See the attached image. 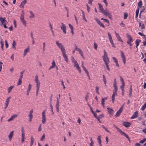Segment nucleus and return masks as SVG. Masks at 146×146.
I'll return each mask as SVG.
<instances>
[{
    "label": "nucleus",
    "mask_w": 146,
    "mask_h": 146,
    "mask_svg": "<svg viewBox=\"0 0 146 146\" xmlns=\"http://www.w3.org/2000/svg\"><path fill=\"white\" fill-rule=\"evenodd\" d=\"M56 44L58 46L62 52L66 51L64 46L61 43H59L58 41H56Z\"/></svg>",
    "instance_id": "nucleus-1"
},
{
    "label": "nucleus",
    "mask_w": 146,
    "mask_h": 146,
    "mask_svg": "<svg viewBox=\"0 0 146 146\" xmlns=\"http://www.w3.org/2000/svg\"><path fill=\"white\" fill-rule=\"evenodd\" d=\"M123 105L120 107V109L117 111L116 114L115 115V117H118L120 115L121 113L122 112V111H123Z\"/></svg>",
    "instance_id": "nucleus-2"
},
{
    "label": "nucleus",
    "mask_w": 146,
    "mask_h": 146,
    "mask_svg": "<svg viewBox=\"0 0 146 146\" xmlns=\"http://www.w3.org/2000/svg\"><path fill=\"white\" fill-rule=\"evenodd\" d=\"M42 122L43 124L45 123L46 121V115H45V111L44 110L42 113Z\"/></svg>",
    "instance_id": "nucleus-3"
},
{
    "label": "nucleus",
    "mask_w": 146,
    "mask_h": 146,
    "mask_svg": "<svg viewBox=\"0 0 146 146\" xmlns=\"http://www.w3.org/2000/svg\"><path fill=\"white\" fill-rule=\"evenodd\" d=\"M20 20L22 22L23 24L25 26H26V22L25 20L24 19V16L23 14H21V17H20Z\"/></svg>",
    "instance_id": "nucleus-4"
},
{
    "label": "nucleus",
    "mask_w": 146,
    "mask_h": 146,
    "mask_svg": "<svg viewBox=\"0 0 146 146\" xmlns=\"http://www.w3.org/2000/svg\"><path fill=\"white\" fill-rule=\"evenodd\" d=\"M61 24L62 26L60 27L61 29L64 34H66V26L65 24L63 23H62Z\"/></svg>",
    "instance_id": "nucleus-5"
},
{
    "label": "nucleus",
    "mask_w": 146,
    "mask_h": 146,
    "mask_svg": "<svg viewBox=\"0 0 146 146\" xmlns=\"http://www.w3.org/2000/svg\"><path fill=\"white\" fill-rule=\"evenodd\" d=\"M24 129L23 127H22L21 128V130L22 132L21 134V142L22 143L25 140V134L24 133L23 131Z\"/></svg>",
    "instance_id": "nucleus-6"
},
{
    "label": "nucleus",
    "mask_w": 146,
    "mask_h": 146,
    "mask_svg": "<svg viewBox=\"0 0 146 146\" xmlns=\"http://www.w3.org/2000/svg\"><path fill=\"white\" fill-rule=\"evenodd\" d=\"M127 37L128 38V40L127 41V43L128 44L131 43V42L133 41V38L130 35L128 34L127 35Z\"/></svg>",
    "instance_id": "nucleus-7"
},
{
    "label": "nucleus",
    "mask_w": 146,
    "mask_h": 146,
    "mask_svg": "<svg viewBox=\"0 0 146 146\" xmlns=\"http://www.w3.org/2000/svg\"><path fill=\"white\" fill-rule=\"evenodd\" d=\"M123 123L122 125H124L125 127H129L131 124V123L130 122H129L127 121H123Z\"/></svg>",
    "instance_id": "nucleus-8"
},
{
    "label": "nucleus",
    "mask_w": 146,
    "mask_h": 146,
    "mask_svg": "<svg viewBox=\"0 0 146 146\" xmlns=\"http://www.w3.org/2000/svg\"><path fill=\"white\" fill-rule=\"evenodd\" d=\"M103 60L105 62V64L107 69L109 71H110V68L109 67V66L108 65V61L107 60L106 58L104 57H103Z\"/></svg>",
    "instance_id": "nucleus-9"
},
{
    "label": "nucleus",
    "mask_w": 146,
    "mask_h": 146,
    "mask_svg": "<svg viewBox=\"0 0 146 146\" xmlns=\"http://www.w3.org/2000/svg\"><path fill=\"white\" fill-rule=\"evenodd\" d=\"M97 23L100 26L102 27L105 28V27L104 24L100 21L97 18H96L95 19Z\"/></svg>",
    "instance_id": "nucleus-10"
},
{
    "label": "nucleus",
    "mask_w": 146,
    "mask_h": 146,
    "mask_svg": "<svg viewBox=\"0 0 146 146\" xmlns=\"http://www.w3.org/2000/svg\"><path fill=\"white\" fill-rule=\"evenodd\" d=\"M62 56L64 58L66 62L67 63L68 62V57L66 55V51L62 52Z\"/></svg>",
    "instance_id": "nucleus-11"
},
{
    "label": "nucleus",
    "mask_w": 146,
    "mask_h": 146,
    "mask_svg": "<svg viewBox=\"0 0 146 146\" xmlns=\"http://www.w3.org/2000/svg\"><path fill=\"white\" fill-rule=\"evenodd\" d=\"M74 67H76L77 69L78 70L79 72L80 73L81 72V70L78 64L76 62V63H74Z\"/></svg>",
    "instance_id": "nucleus-12"
},
{
    "label": "nucleus",
    "mask_w": 146,
    "mask_h": 146,
    "mask_svg": "<svg viewBox=\"0 0 146 146\" xmlns=\"http://www.w3.org/2000/svg\"><path fill=\"white\" fill-rule=\"evenodd\" d=\"M138 112L137 111L134 112L132 116L131 117V119H133L137 118L138 116Z\"/></svg>",
    "instance_id": "nucleus-13"
},
{
    "label": "nucleus",
    "mask_w": 146,
    "mask_h": 146,
    "mask_svg": "<svg viewBox=\"0 0 146 146\" xmlns=\"http://www.w3.org/2000/svg\"><path fill=\"white\" fill-rule=\"evenodd\" d=\"M108 110V113L112 115L113 114V110L111 108H107Z\"/></svg>",
    "instance_id": "nucleus-14"
},
{
    "label": "nucleus",
    "mask_w": 146,
    "mask_h": 146,
    "mask_svg": "<svg viewBox=\"0 0 146 146\" xmlns=\"http://www.w3.org/2000/svg\"><path fill=\"white\" fill-rule=\"evenodd\" d=\"M14 131H12L10 132V134L8 135V137L10 141L11 140L12 137L13 136Z\"/></svg>",
    "instance_id": "nucleus-15"
},
{
    "label": "nucleus",
    "mask_w": 146,
    "mask_h": 146,
    "mask_svg": "<svg viewBox=\"0 0 146 146\" xmlns=\"http://www.w3.org/2000/svg\"><path fill=\"white\" fill-rule=\"evenodd\" d=\"M82 68L87 74V76L89 78V79H90V76L89 75V73L88 70L86 69V68L84 66H83V68Z\"/></svg>",
    "instance_id": "nucleus-16"
},
{
    "label": "nucleus",
    "mask_w": 146,
    "mask_h": 146,
    "mask_svg": "<svg viewBox=\"0 0 146 146\" xmlns=\"http://www.w3.org/2000/svg\"><path fill=\"white\" fill-rule=\"evenodd\" d=\"M27 3V1L26 0H24L23 1L21 4H20L19 7H20L21 8V7H22V8L24 7V6L25 5L26 3Z\"/></svg>",
    "instance_id": "nucleus-17"
},
{
    "label": "nucleus",
    "mask_w": 146,
    "mask_h": 146,
    "mask_svg": "<svg viewBox=\"0 0 146 146\" xmlns=\"http://www.w3.org/2000/svg\"><path fill=\"white\" fill-rule=\"evenodd\" d=\"M101 136L99 135L98 136L97 140L98 141V143L99 144V145L100 146H102V145L101 144L102 141L101 139Z\"/></svg>",
    "instance_id": "nucleus-18"
},
{
    "label": "nucleus",
    "mask_w": 146,
    "mask_h": 146,
    "mask_svg": "<svg viewBox=\"0 0 146 146\" xmlns=\"http://www.w3.org/2000/svg\"><path fill=\"white\" fill-rule=\"evenodd\" d=\"M104 55L103 56V58L104 57L106 58V60L108 61V62H110L109 60L108 57V56H107V53L105 51V50H104Z\"/></svg>",
    "instance_id": "nucleus-19"
},
{
    "label": "nucleus",
    "mask_w": 146,
    "mask_h": 146,
    "mask_svg": "<svg viewBox=\"0 0 146 146\" xmlns=\"http://www.w3.org/2000/svg\"><path fill=\"white\" fill-rule=\"evenodd\" d=\"M17 115L16 114H15L12 115L11 117L8 120V121L12 120L14 118L17 117Z\"/></svg>",
    "instance_id": "nucleus-20"
},
{
    "label": "nucleus",
    "mask_w": 146,
    "mask_h": 146,
    "mask_svg": "<svg viewBox=\"0 0 146 146\" xmlns=\"http://www.w3.org/2000/svg\"><path fill=\"white\" fill-rule=\"evenodd\" d=\"M141 42V40H139L138 39H137L135 41V44H136V48H137V49H138V46L139 45V43L140 42Z\"/></svg>",
    "instance_id": "nucleus-21"
},
{
    "label": "nucleus",
    "mask_w": 146,
    "mask_h": 146,
    "mask_svg": "<svg viewBox=\"0 0 146 146\" xmlns=\"http://www.w3.org/2000/svg\"><path fill=\"white\" fill-rule=\"evenodd\" d=\"M113 126L115 127V128L117 130V131L121 135H122L124 132L122 131L119 128L117 127L115 125H114Z\"/></svg>",
    "instance_id": "nucleus-22"
},
{
    "label": "nucleus",
    "mask_w": 146,
    "mask_h": 146,
    "mask_svg": "<svg viewBox=\"0 0 146 146\" xmlns=\"http://www.w3.org/2000/svg\"><path fill=\"white\" fill-rule=\"evenodd\" d=\"M5 18L4 17V18H2V17H0V21H1V25H3L4 23L5 22V21H6L5 19Z\"/></svg>",
    "instance_id": "nucleus-23"
},
{
    "label": "nucleus",
    "mask_w": 146,
    "mask_h": 146,
    "mask_svg": "<svg viewBox=\"0 0 146 146\" xmlns=\"http://www.w3.org/2000/svg\"><path fill=\"white\" fill-rule=\"evenodd\" d=\"M81 11H82V19L84 21H85L86 22L87 21V20L86 19V18L85 17V13L82 10H81Z\"/></svg>",
    "instance_id": "nucleus-24"
},
{
    "label": "nucleus",
    "mask_w": 146,
    "mask_h": 146,
    "mask_svg": "<svg viewBox=\"0 0 146 146\" xmlns=\"http://www.w3.org/2000/svg\"><path fill=\"white\" fill-rule=\"evenodd\" d=\"M98 5H99V8L100 11L101 12H102V11L104 10V9L103 8L102 5L99 3H98Z\"/></svg>",
    "instance_id": "nucleus-25"
},
{
    "label": "nucleus",
    "mask_w": 146,
    "mask_h": 146,
    "mask_svg": "<svg viewBox=\"0 0 146 146\" xmlns=\"http://www.w3.org/2000/svg\"><path fill=\"white\" fill-rule=\"evenodd\" d=\"M33 112V110H31L30 111V112L29 116V117H30L31 119H32L33 117V116L32 115V113Z\"/></svg>",
    "instance_id": "nucleus-26"
},
{
    "label": "nucleus",
    "mask_w": 146,
    "mask_h": 146,
    "mask_svg": "<svg viewBox=\"0 0 146 146\" xmlns=\"http://www.w3.org/2000/svg\"><path fill=\"white\" fill-rule=\"evenodd\" d=\"M14 86H10L8 88V93H9L11 92V91L12 89L14 87Z\"/></svg>",
    "instance_id": "nucleus-27"
},
{
    "label": "nucleus",
    "mask_w": 146,
    "mask_h": 146,
    "mask_svg": "<svg viewBox=\"0 0 146 146\" xmlns=\"http://www.w3.org/2000/svg\"><path fill=\"white\" fill-rule=\"evenodd\" d=\"M132 86L131 85L130 86V89H129V97H131V94H132Z\"/></svg>",
    "instance_id": "nucleus-28"
},
{
    "label": "nucleus",
    "mask_w": 146,
    "mask_h": 146,
    "mask_svg": "<svg viewBox=\"0 0 146 146\" xmlns=\"http://www.w3.org/2000/svg\"><path fill=\"white\" fill-rule=\"evenodd\" d=\"M139 8H138L136 11L135 12V18H137L138 17V16L139 13Z\"/></svg>",
    "instance_id": "nucleus-29"
},
{
    "label": "nucleus",
    "mask_w": 146,
    "mask_h": 146,
    "mask_svg": "<svg viewBox=\"0 0 146 146\" xmlns=\"http://www.w3.org/2000/svg\"><path fill=\"white\" fill-rule=\"evenodd\" d=\"M36 82H35L36 83V89H39L40 88V82L39 80L38 81H36Z\"/></svg>",
    "instance_id": "nucleus-30"
},
{
    "label": "nucleus",
    "mask_w": 146,
    "mask_h": 146,
    "mask_svg": "<svg viewBox=\"0 0 146 146\" xmlns=\"http://www.w3.org/2000/svg\"><path fill=\"white\" fill-rule=\"evenodd\" d=\"M16 45V42L15 40H13V42L12 44V48L16 49L15 46Z\"/></svg>",
    "instance_id": "nucleus-31"
},
{
    "label": "nucleus",
    "mask_w": 146,
    "mask_h": 146,
    "mask_svg": "<svg viewBox=\"0 0 146 146\" xmlns=\"http://www.w3.org/2000/svg\"><path fill=\"white\" fill-rule=\"evenodd\" d=\"M115 93H114V92L113 93V94L112 96H111V100L112 101V102L113 103L114 102V101H115Z\"/></svg>",
    "instance_id": "nucleus-32"
},
{
    "label": "nucleus",
    "mask_w": 146,
    "mask_h": 146,
    "mask_svg": "<svg viewBox=\"0 0 146 146\" xmlns=\"http://www.w3.org/2000/svg\"><path fill=\"white\" fill-rule=\"evenodd\" d=\"M138 5L139 7L138 8H141L142 5V1L141 0L138 3Z\"/></svg>",
    "instance_id": "nucleus-33"
},
{
    "label": "nucleus",
    "mask_w": 146,
    "mask_h": 146,
    "mask_svg": "<svg viewBox=\"0 0 146 146\" xmlns=\"http://www.w3.org/2000/svg\"><path fill=\"white\" fill-rule=\"evenodd\" d=\"M123 136H125L128 140H130V138L129 136L127 135L124 132H123V133H122V134L121 135Z\"/></svg>",
    "instance_id": "nucleus-34"
},
{
    "label": "nucleus",
    "mask_w": 146,
    "mask_h": 146,
    "mask_svg": "<svg viewBox=\"0 0 146 146\" xmlns=\"http://www.w3.org/2000/svg\"><path fill=\"white\" fill-rule=\"evenodd\" d=\"M75 50L76 51H78L79 53H81L82 52V51L81 49L77 47L76 45L75 46Z\"/></svg>",
    "instance_id": "nucleus-35"
},
{
    "label": "nucleus",
    "mask_w": 146,
    "mask_h": 146,
    "mask_svg": "<svg viewBox=\"0 0 146 146\" xmlns=\"http://www.w3.org/2000/svg\"><path fill=\"white\" fill-rule=\"evenodd\" d=\"M29 51V48H27L24 51L23 55L25 56L27 53Z\"/></svg>",
    "instance_id": "nucleus-36"
},
{
    "label": "nucleus",
    "mask_w": 146,
    "mask_h": 146,
    "mask_svg": "<svg viewBox=\"0 0 146 146\" xmlns=\"http://www.w3.org/2000/svg\"><path fill=\"white\" fill-rule=\"evenodd\" d=\"M101 20H104V22L106 23H107L109 24V21L108 19H104L102 17L101 18Z\"/></svg>",
    "instance_id": "nucleus-37"
},
{
    "label": "nucleus",
    "mask_w": 146,
    "mask_h": 146,
    "mask_svg": "<svg viewBox=\"0 0 146 146\" xmlns=\"http://www.w3.org/2000/svg\"><path fill=\"white\" fill-rule=\"evenodd\" d=\"M0 44H1V48L2 49V50H3V46H4V43L2 41V40H1L0 41Z\"/></svg>",
    "instance_id": "nucleus-38"
},
{
    "label": "nucleus",
    "mask_w": 146,
    "mask_h": 146,
    "mask_svg": "<svg viewBox=\"0 0 146 146\" xmlns=\"http://www.w3.org/2000/svg\"><path fill=\"white\" fill-rule=\"evenodd\" d=\"M31 141L30 142V146H32L34 142V139L33 138V137H32L31 138Z\"/></svg>",
    "instance_id": "nucleus-39"
},
{
    "label": "nucleus",
    "mask_w": 146,
    "mask_h": 146,
    "mask_svg": "<svg viewBox=\"0 0 146 146\" xmlns=\"http://www.w3.org/2000/svg\"><path fill=\"white\" fill-rule=\"evenodd\" d=\"M30 13L31 15H32V16H29L30 18H32L34 17L35 15L32 11H30Z\"/></svg>",
    "instance_id": "nucleus-40"
},
{
    "label": "nucleus",
    "mask_w": 146,
    "mask_h": 146,
    "mask_svg": "<svg viewBox=\"0 0 146 146\" xmlns=\"http://www.w3.org/2000/svg\"><path fill=\"white\" fill-rule=\"evenodd\" d=\"M124 87L125 84H122V85L120 86V88L121 90H124Z\"/></svg>",
    "instance_id": "nucleus-41"
},
{
    "label": "nucleus",
    "mask_w": 146,
    "mask_h": 146,
    "mask_svg": "<svg viewBox=\"0 0 146 146\" xmlns=\"http://www.w3.org/2000/svg\"><path fill=\"white\" fill-rule=\"evenodd\" d=\"M146 108V102L142 106V107L141 108V110L142 111H144Z\"/></svg>",
    "instance_id": "nucleus-42"
},
{
    "label": "nucleus",
    "mask_w": 146,
    "mask_h": 146,
    "mask_svg": "<svg viewBox=\"0 0 146 146\" xmlns=\"http://www.w3.org/2000/svg\"><path fill=\"white\" fill-rule=\"evenodd\" d=\"M104 117V115L103 114H102L98 115L97 116V118H99L100 119H102Z\"/></svg>",
    "instance_id": "nucleus-43"
},
{
    "label": "nucleus",
    "mask_w": 146,
    "mask_h": 146,
    "mask_svg": "<svg viewBox=\"0 0 146 146\" xmlns=\"http://www.w3.org/2000/svg\"><path fill=\"white\" fill-rule=\"evenodd\" d=\"M32 85L31 84H29V85L28 89L27 90V92H29L31 88Z\"/></svg>",
    "instance_id": "nucleus-44"
},
{
    "label": "nucleus",
    "mask_w": 146,
    "mask_h": 146,
    "mask_svg": "<svg viewBox=\"0 0 146 146\" xmlns=\"http://www.w3.org/2000/svg\"><path fill=\"white\" fill-rule=\"evenodd\" d=\"M57 100L56 105V107L58 108V107H59V102L58 101V98H57Z\"/></svg>",
    "instance_id": "nucleus-45"
},
{
    "label": "nucleus",
    "mask_w": 146,
    "mask_h": 146,
    "mask_svg": "<svg viewBox=\"0 0 146 146\" xmlns=\"http://www.w3.org/2000/svg\"><path fill=\"white\" fill-rule=\"evenodd\" d=\"M120 82L122 84H125V82L123 78L121 76H120Z\"/></svg>",
    "instance_id": "nucleus-46"
},
{
    "label": "nucleus",
    "mask_w": 146,
    "mask_h": 146,
    "mask_svg": "<svg viewBox=\"0 0 146 146\" xmlns=\"http://www.w3.org/2000/svg\"><path fill=\"white\" fill-rule=\"evenodd\" d=\"M128 16V14L127 13H125L124 14L123 18L124 19H126Z\"/></svg>",
    "instance_id": "nucleus-47"
},
{
    "label": "nucleus",
    "mask_w": 146,
    "mask_h": 146,
    "mask_svg": "<svg viewBox=\"0 0 146 146\" xmlns=\"http://www.w3.org/2000/svg\"><path fill=\"white\" fill-rule=\"evenodd\" d=\"M103 81L104 82V83L106 84V80L105 78V77L104 75H103Z\"/></svg>",
    "instance_id": "nucleus-48"
},
{
    "label": "nucleus",
    "mask_w": 146,
    "mask_h": 146,
    "mask_svg": "<svg viewBox=\"0 0 146 146\" xmlns=\"http://www.w3.org/2000/svg\"><path fill=\"white\" fill-rule=\"evenodd\" d=\"M146 141V139L145 138H144L143 139L140 140L139 141V143H143L145 141Z\"/></svg>",
    "instance_id": "nucleus-49"
},
{
    "label": "nucleus",
    "mask_w": 146,
    "mask_h": 146,
    "mask_svg": "<svg viewBox=\"0 0 146 146\" xmlns=\"http://www.w3.org/2000/svg\"><path fill=\"white\" fill-rule=\"evenodd\" d=\"M102 12H101V13H103V14L106 16H107L108 13H107L106 11H105V10H104L102 11Z\"/></svg>",
    "instance_id": "nucleus-50"
},
{
    "label": "nucleus",
    "mask_w": 146,
    "mask_h": 146,
    "mask_svg": "<svg viewBox=\"0 0 146 146\" xmlns=\"http://www.w3.org/2000/svg\"><path fill=\"white\" fill-rule=\"evenodd\" d=\"M99 87L98 86H97L96 87V88L95 89V90H96V92L98 94H99L100 93H99V92L98 91V90H99Z\"/></svg>",
    "instance_id": "nucleus-51"
},
{
    "label": "nucleus",
    "mask_w": 146,
    "mask_h": 146,
    "mask_svg": "<svg viewBox=\"0 0 146 146\" xmlns=\"http://www.w3.org/2000/svg\"><path fill=\"white\" fill-rule=\"evenodd\" d=\"M5 45L6 48H8V47L9 46V44L7 42V41L6 40H5Z\"/></svg>",
    "instance_id": "nucleus-52"
},
{
    "label": "nucleus",
    "mask_w": 146,
    "mask_h": 146,
    "mask_svg": "<svg viewBox=\"0 0 146 146\" xmlns=\"http://www.w3.org/2000/svg\"><path fill=\"white\" fill-rule=\"evenodd\" d=\"M45 135L44 134L42 137L40 138V140L41 141H43L45 139Z\"/></svg>",
    "instance_id": "nucleus-53"
},
{
    "label": "nucleus",
    "mask_w": 146,
    "mask_h": 146,
    "mask_svg": "<svg viewBox=\"0 0 146 146\" xmlns=\"http://www.w3.org/2000/svg\"><path fill=\"white\" fill-rule=\"evenodd\" d=\"M22 82L21 80L19 79L18 82L17 83V85H21L22 83Z\"/></svg>",
    "instance_id": "nucleus-54"
},
{
    "label": "nucleus",
    "mask_w": 146,
    "mask_h": 146,
    "mask_svg": "<svg viewBox=\"0 0 146 146\" xmlns=\"http://www.w3.org/2000/svg\"><path fill=\"white\" fill-rule=\"evenodd\" d=\"M50 107L51 108V110L52 111V114H54V112L53 110V106L51 104H50Z\"/></svg>",
    "instance_id": "nucleus-55"
},
{
    "label": "nucleus",
    "mask_w": 146,
    "mask_h": 146,
    "mask_svg": "<svg viewBox=\"0 0 146 146\" xmlns=\"http://www.w3.org/2000/svg\"><path fill=\"white\" fill-rule=\"evenodd\" d=\"M55 65H56V63H55V62L54 61L52 63V66H51L53 68H54L55 66Z\"/></svg>",
    "instance_id": "nucleus-56"
},
{
    "label": "nucleus",
    "mask_w": 146,
    "mask_h": 146,
    "mask_svg": "<svg viewBox=\"0 0 146 146\" xmlns=\"http://www.w3.org/2000/svg\"><path fill=\"white\" fill-rule=\"evenodd\" d=\"M121 56L122 58L125 57L124 53L122 51H121Z\"/></svg>",
    "instance_id": "nucleus-57"
},
{
    "label": "nucleus",
    "mask_w": 146,
    "mask_h": 146,
    "mask_svg": "<svg viewBox=\"0 0 146 146\" xmlns=\"http://www.w3.org/2000/svg\"><path fill=\"white\" fill-rule=\"evenodd\" d=\"M72 62L74 63V64L76 63V62H77V61L74 59V58L73 57H72Z\"/></svg>",
    "instance_id": "nucleus-58"
},
{
    "label": "nucleus",
    "mask_w": 146,
    "mask_h": 146,
    "mask_svg": "<svg viewBox=\"0 0 146 146\" xmlns=\"http://www.w3.org/2000/svg\"><path fill=\"white\" fill-rule=\"evenodd\" d=\"M102 127L108 133H110L109 131H108L105 127L104 125H102Z\"/></svg>",
    "instance_id": "nucleus-59"
},
{
    "label": "nucleus",
    "mask_w": 146,
    "mask_h": 146,
    "mask_svg": "<svg viewBox=\"0 0 146 146\" xmlns=\"http://www.w3.org/2000/svg\"><path fill=\"white\" fill-rule=\"evenodd\" d=\"M86 5L87 7V10L88 11V13H89L90 12V7L89 6L88 4H86Z\"/></svg>",
    "instance_id": "nucleus-60"
},
{
    "label": "nucleus",
    "mask_w": 146,
    "mask_h": 146,
    "mask_svg": "<svg viewBox=\"0 0 146 146\" xmlns=\"http://www.w3.org/2000/svg\"><path fill=\"white\" fill-rule=\"evenodd\" d=\"M117 39L119 41L122 42H123L122 40L121 39L120 36H119V37H117Z\"/></svg>",
    "instance_id": "nucleus-61"
},
{
    "label": "nucleus",
    "mask_w": 146,
    "mask_h": 146,
    "mask_svg": "<svg viewBox=\"0 0 146 146\" xmlns=\"http://www.w3.org/2000/svg\"><path fill=\"white\" fill-rule=\"evenodd\" d=\"M108 34L109 39H112L111 35L109 32H108Z\"/></svg>",
    "instance_id": "nucleus-62"
},
{
    "label": "nucleus",
    "mask_w": 146,
    "mask_h": 146,
    "mask_svg": "<svg viewBox=\"0 0 146 146\" xmlns=\"http://www.w3.org/2000/svg\"><path fill=\"white\" fill-rule=\"evenodd\" d=\"M98 47V45L97 44L94 42V48L96 49V50Z\"/></svg>",
    "instance_id": "nucleus-63"
},
{
    "label": "nucleus",
    "mask_w": 146,
    "mask_h": 146,
    "mask_svg": "<svg viewBox=\"0 0 146 146\" xmlns=\"http://www.w3.org/2000/svg\"><path fill=\"white\" fill-rule=\"evenodd\" d=\"M68 25H69V28L71 29V30H73V29H74L73 27L70 24H69Z\"/></svg>",
    "instance_id": "nucleus-64"
}]
</instances>
